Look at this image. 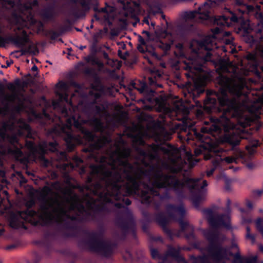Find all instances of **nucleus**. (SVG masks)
Returning <instances> with one entry per match:
<instances>
[{
	"mask_svg": "<svg viewBox=\"0 0 263 263\" xmlns=\"http://www.w3.org/2000/svg\"><path fill=\"white\" fill-rule=\"evenodd\" d=\"M203 109L208 114H220L218 117L211 116L209 122H204L205 125L201 128L202 134L194 131L196 137L202 141L195 148V155H203L205 160H212V168L206 172L207 176L210 177L224 162L230 164L236 161L226 155L229 151H236L240 142L238 134L231 133L235 127L231 118L238 111L239 105L237 99L230 97L222 88L218 92L207 91Z\"/></svg>",
	"mask_w": 263,
	"mask_h": 263,
	"instance_id": "f257e3e1",
	"label": "nucleus"
},
{
	"mask_svg": "<svg viewBox=\"0 0 263 263\" xmlns=\"http://www.w3.org/2000/svg\"><path fill=\"white\" fill-rule=\"evenodd\" d=\"M154 180L152 186L148 191H141V199L142 204L149 206L152 198L159 195L157 189H169L174 191L177 194L182 193L183 184L175 175L165 174L161 171H157L154 174Z\"/></svg>",
	"mask_w": 263,
	"mask_h": 263,
	"instance_id": "f03ea898",
	"label": "nucleus"
},
{
	"mask_svg": "<svg viewBox=\"0 0 263 263\" xmlns=\"http://www.w3.org/2000/svg\"><path fill=\"white\" fill-rule=\"evenodd\" d=\"M67 123L70 127L73 126L76 128L79 129L85 140L90 143L88 147L84 148V152L89 153L90 157L93 159L95 161L100 163L104 162L106 160V158L102 156L100 158H99L94 152L95 151L100 150L106 144L109 143L111 142L110 138L107 136L97 137L92 132L83 126L79 119L76 117L72 116L69 118L67 120Z\"/></svg>",
	"mask_w": 263,
	"mask_h": 263,
	"instance_id": "7ed1b4c3",
	"label": "nucleus"
},
{
	"mask_svg": "<svg viewBox=\"0 0 263 263\" xmlns=\"http://www.w3.org/2000/svg\"><path fill=\"white\" fill-rule=\"evenodd\" d=\"M121 166L124 167L123 173L127 181L125 184L126 192L129 195H135L139 192L142 177H150L155 167L152 165L149 169L135 167L127 160L118 159Z\"/></svg>",
	"mask_w": 263,
	"mask_h": 263,
	"instance_id": "20e7f679",
	"label": "nucleus"
},
{
	"mask_svg": "<svg viewBox=\"0 0 263 263\" xmlns=\"http://www.w3.org/2000/svg\"><path fill=\"white\" fill-rule=\"evenodd\" d=\"M104 217L105 215H104ZM101 226L97 223L99 228V232L89 233V238L88 240L82 239L80 240L78 245L80 247L86 248L88 250L101 254L104 257L110 256L113 252L114 245L109 241L99 238V236H102L104 233V221Z\"/></svg>",
	"mask_w": 263,
	"mask_h": 263,
	"instance_id": "39448f33",
	"label": "nucleus"
},
{
	"mask_svg": "<svg viewBox=\"0 0 263 263\" xmlns=\"http://www.w3.org/2000/svg\"><path fill=\"white\" fill-rule=\"evenodd\" d=\"M236 3L237 6L234 11L226 8L227 14L222 15L219 17V19L215 20L217 25L228 26L230 24L229 21L233 23H238L243 18V15L245 14H252L256 11V9L252 5L245 4L239 0H236Z\"/></svg>",
	"mask_w": 263,
	"mask_h": 263,
	"instance_id": "423d86ee",
	"label": "nucleus"
},
{
	"mask_svg": "<svg viewBox=\"0 0 263 263\" xmlns=\"http://www.w3.org/2000/svg\"><path fill=\"white\" fill-rule=\"evenodd\" d=\"M204 235L209 242L208 252L212 260L215 263H224L228 259V250L219 242L218 233L210 231Z\"/></svg>",
	"mask_w": 263,
	"mask_h": 263,
	"instance_id": "0eeeda50",
	"label": "nucleus"
},
{
	"mask_svg": "<svg viewBox=\"0 0 263 263\" xmlns=\"http://www.w3.org/2000/svg\"><path fill=\"white\" fill-rule=\"evenodd\" d=\"M133 88L137 89L140 93L142 95V97L139 101L145 105V108L147 109H152L153 106L159 108L164 107V102L162 99L156 96V91L149 88L147 84L143 81H139V84L135 82L132 83Z\"/></svg>",
	"mask_w": 263,
	"mask_h": 263,
	"instance_id": "6e6552de",
	"label": "nucleus"
},
{
	"mask_svg": "<svg viewBox=\"0 0 263 263\" xmlns=\"http://www.w3.org/2000/svg\"><path fill=\"white\" fill-rule=\"evenodd\" d=\"M87 204L89 209L92 211V213L87 211L85 206L81 202H76L71 206V209H76L80 213H85V216L90 219V221H93L102 226L103 220L104 218V213H108L109 209L104 204H96L95 202H88Z\"/></svg>",
	"mask_w": 263,
	"mask_h": 263,
	"instance_id": "1a4fd4ad",
	"label": "nucleus"
},
{
	"mask_svg": "<svg viewBox=\"0 0 263 263\" xmlns=\"http://www.w3.org/2000/svg\"><path fill=\"white\" fill-rule=\"evenodd\" d=\"M183 183L182 193L184 187L189 188L191 191H195L197 193L193 196V203L196 208H199L200 202L203 199L204 188L208 185L205 180L202 181L201 178H187L184 181L181 180Z\"/></svg>",
	"mask_w": 263,
	"mask_h": 263,
	"instance_id": "9d476101",
	"label": "nucleus"
},
{
	"mask_svg": "<svg viewBox=\"0 0 263 263\" xmlns=\"http://www.w3.org/2000/svg\"><path fill=\"white\" fill-rule=\"evenodd\" d=\"M226 212L227 214H222L215 216L212 209H204L202 210L203 213L207 216V220L211 227L215 229L223 227L230 230L231 226L228 214L231 212V207L229 209L226 207Z\"/></svg>",
	"mask_w": 263,
	"mask_h": 263,
	"instance_id": "9b49d317",
	"label": "nucleus"
},
{
	"mask_svg": "<svg viewBox=\"0 0 263 263\" xmlns=\"http://www.w3.org/2000/svg\"><path fill=\"white\" fill-rule=\"evenodd\" d=\"M41 197L44 201V203L40 206V213H38L36 215L39 218V220H34L33 224L35 226H48L52 224L57 220V218L49 210L50 208L52 206V205L51 204H47V195L42 194Z\"/></svg>",
	"mask_w": 263,
	"mask_h": 263,
	"instance_id": "f8f14e48",
	"label": "nucleus"
},
{
	"mask_svg": "<svg viewBox=\"0 0 263 263\" xmlns=\"http://www.w3.org/2000/svg\"><path fill=\"white\" fill-rule=\"evenodd\" d=\"M166 209L168 216L178 222L181 232H184L188 228H190L189 222L184 220L185 210L183 204L177 205L169 203L166 205Z\"/></svg>",
	"mask_w": 263,
	"mask_h": 263,
	"instance_id": "ddd939ff",
	"label": "nucleus"
},
{
	"mask_svg": "<svg viewBox=\"0 0 263 263\" xmlns=\"http://www.w3.org/2000/svg\"><path fill=\"white\" fill-rule=\"evenodd\" d=\"M114 205L118 209H124L122 211V216L117 219V223L118 226L125 234L128 233L130 230L134 231L135 223L131 211L128 208H125L123 204L120 202H116Z\"/></svg>",
	"mask_w": 263,
	"mask_h": 263,
	"instance_id": "4468645a",
	"label": "nucleus"
},
{
	"mask_svg": "<svg viewBox=\"0 0 263 263\" xmlns=\"http://www.w3.org/2000/svg\"><path fill=\"white\" fill-rule=\"evenodd\" d=\"M22 36L20 35L12 36L9 35L8 36H3V40H2V47H5L6 44L9 43H12L14 44L17 47L22 48L20 51L21 55H24L28 52V50L23 48L29 42V37L27 31L23 30L22 31Z\"/></svg>",
	"mask_w": 263,
	"mask_h": 263,
	"instance_id": "2eb2a0df",
	"label": "nucleus"
},
{
	"mask_svg": "<svg viewBox=\"0 0 263 263\" xmlns=\"http://www.w3.org/2000/svg\"><path fill=\"white\" fill-rule=\"evenodd\" d=\"M215 4L214 0H206L197 10L186 12L184 14V18L185 19H194L196 16V14H198L202 15V18L207 19L210 16V9Z\"/></svg>",
	"mask_w": 263,
	"mask_h": 263,
	"instance_id": "dca6fc26",
	"label": "nucleus"
},
{
	"mask_svg": "<svg viewBox=\"0 0 263 263\" xmlns=\"http://www.w3.org/2000/svg\"><path fill=\"white\" fill-rule=\"evenodd\" d=\"M59 226V230L64 238H74L77 237L79 230L78 226L70 221L63 220V222L57 221Z\"/></svg>",
	"mask_w": 263,
	"mask_h": 263,
	"instance_id": "f3484780",
	"label": "nucleus"
},
{
	"mask_svg": "<svg viewBox=\"0 0 263 263\" xmlns=\"http://www.w3.org/2000/svg\"><path fill=\"white\" fill-rule=\"evenodd\" d=\"M57 238V234L55 232L49 229H46L44 231L43 238L41 240H37L35 243L45 248L47 253H49L51 248L52 242Z\"/></svg>",
	"mask_w": 263,
	"mask_h": 263,
	"instance_id": "a211bd4d",
	"label": "nucleus"
},
{
	"mask_svg": "<svg viewBox=\"0 0 263 263\" xmlns=\"http://www.w3.org/2000/svg\"><path fill=\"white\" fill-rule=\"evenodd\" d=\"M154 217L155 221H156L158 223V224L160 226H161L163 232L170 239H172L174 236V233L167 227V224L169 222V218H171L169 217H166L164 213L163 212H160L157 213H155L154 215Z\"/></svg>",
	"mask_w": 263,
	"mask_h": 263,
	"instance_id": "6ab92c4d",
	"label": "nucleus"
},
{
	"mask_svg": "<svg viewBox=\"0 0 263 263\" xmlns=\"http://www.w3.org/2000/svg\"><path fill=\"white\" fill-rule=\"evenodd\" d=\"M64 140L69 152H72L76 145L83 143V140L80 136H76L70 132L66 133Z\"/></svg>",
	"mask_w": 263,
	"mask_h": 263,
	"instance_id": "aec40b11",
	"label": "nucleus"
},
{
	"mask_svg": "<svg viewBox=\"0 0 263 263\" xmlns=\"http://www.w3.org/2000/svg\"><path fill=\"white\" fill-rule=\"evenodd\" d=\"M5 85L0 82V99L2 103L4 105L6 108H8L10 103L14 101L17 98L16 93L11 95L6 94L5 92Z\"/></svg>",
	"mask_w": 263,
	"mask_h": 263,
	"instance_id": "412c9836",
	"label": "nucleus"
},
{
	"mask_svg": "<svg viewBox=\"0 0 263 263\" xmlns=\"http://www.w3.org/2000/svg\"><path fill=\"white\" fill-rule=\"evenodd\" d=\"M35 201L34 200L31 199L27 201L25 204L27 208L26 210L20 212V216L27 221L29 218H32L36 216L38 212L32 208L35 205Z\"/></svg>",
	"mask_w": 263,
	"mask_h": 263,
	"instance_id": "4be33fe9",
	"label": "nucleus"
},
{
	"mask_svg": "<svg viewBox=\"0 0 263 263\" xmlns=\"http://www.w3.org/2000/svg\"><path fill=\"white\" fill-rule=\"evenodd\" d=\"M229 255L233 257L232 263H257V256L256 255L251 257H245L241 255L239 251L233 253H229Z\"/></svg>",
	"mask_w": 263,
	"mask_h": 263,
	"instance_id": "5701e85b",
	"label": "nucleus"
},
{
	"mask_svg": "<svg viewBox=\"0 0 263 263\" xmlns=\"http://www.w3.org/2000/svg\"><path fill=\"white\" fill-rule=\"evenodd\" d=\"M71 2L74 4L79 3L82 7L81 11L77 7L72 9V13L77 17L85 16V12H88L90 9V4L86 0H71Z\"/></svg>",
	"mask_w": 263,
	"mask_h": 263,
	"instance_id": "b1692460",
	"label": "nucleus"
},
{
	"mask_svg": "<svg viewBox=\"0 0 263 263\" xmlns=\"http://www.w3.org/2000/svg\"><path fill=\"white\" fill-rule=\"evenodd\" d=\"M193 28V25L185 21L176 26V32L179 36L184 37L191 32Z\"/></svg>",
	"mask_w": 263,
	"mask_h": 263,
	"instance_id": "393cba45",
	"label": "nucleus"
},
{
	"mask_svg": "<svg viewBox=\"0 0 263 263\" xmlns=\"http://www.w3.org/2000/svg\"><path fill=\"white\" fill-rule=\"evenodd\" d=\"M172 42L166 43L163 41H160L156 43V47L162 50L163 53L160 55L158 54L155 50H153L151 52L152 56L157 60H160L162 57L164 55H166L167 52L170 50Z\"/></svg>",
	"mask_w": 263,
	"mask_h": 263,
	"instance_id": "a878e982",
	"label": "nucleus"
},
{
	"mask_svg": "<svg viewBox=\"0 0 263 263\" xmlns=\"http://www.w3.org/2000/svg\"><path fill=\"white\" fill-rule=\"evenodd\" d=\"M121 182L113 181L111 179H108V183H106L107 186H110L113 192L107 191L106 194L110 196H114L117 200H120L119 196L121 195V185L119 184Z\"/></svg>",
	"mask_w": 263,
	"mask_h": 263,
	"instance_id": "bb28decb",
	"label": "nucleus"
},
{
	"mask_svg": "<svg viewBox=\"0 0 263 263\" xmlns=\"http://www.w3.org/2000/svg\"><path fill=\"white\" fill-rule=\"evenodd\" d=\"M41 16L44 20L51 21L54 17V6L50 5L43 9L41 12Z\"/></svg>",
	"mask_w": 263,
	"mask_h": 263,
	"instance_id": "cd10ccee",
	"label": "nucleus"
},
{
	"mask_svg": "<svg viewBox=\"0 0 263 263\" xmlns=\"http://www.w3.org/2000/svg\"><path fill=\"white\" fill-rule=\"evenodd\" d=\"M91 88L95 91L104 93L105 88L102 83L100 78L96 73L93 76V82L91 84Z\"/></svg>",
	"mask_w": 263,
	"mask_h": 263,
	"instance_id": "c85d7f7f",
	"label": "nucleus"
},
{
	"mask_svg": "<svg viewBox=\"0 0 263 263\" xmlns=\"http://www.w3.org/2000/svg\"><path fill=\"white\" fill-rule=\"evenodd\" d=\"M197 45L198 46L197 50H194V52L198 53L199 50H204L205 51H211L212 48L211 47V40L210 38H205L200 41H196Z\"/></svg>",
	"mask_w": 263,
	"mask_h": 263,
	"instance_id": "c756f323",
	"label": "nucleus"
},
{
	"mask_svg": "<svg viewBox=\"0 0 263 263\" xmlns=\"http://www.w3.org/2000/svg\"><path fill=\"white\" fill-rule=\"evenodd\" d=\"M8 135L4 131L0 132V164L3 163V157L6 154V147L4 141L7 140Z\"/></svg>",
	"mask_w": 263,
	"mask_h": 263,
	"instance_id": "7c9ffc66",
	"label": "nucleus"
},
{
	"mask_svg": "<svg viewBox=\"0 0 263 263\" xmlns=\"http://www.w3.org/2000/svg\"><path fill=\"white\" fill-rule=\"evenodd\" d=\"M166 255L175 258L179 261H185L184 258L180 255L179 249L169 246L166 252Z\"/></svg>",
	"mask_w": 263,
	"mask_h": 263,
	"instance_id": "2f4dec72",
	"label": "nucleus"
},
{
	"mask_svg": "<svg viewBox=\"0 0 263 263\" xmlns=\"http://www.w3.org/2000/svg\"><path fill=\"white\" fill-rule=\"evenodd\" d=\"M188 92L190 96L195 100L204 92V89L198 84L195 83L193 86V88H188Z\"/></svg>",
	"mask_w": 263,
	"mask_h": 263,
	"instance_id": "473e14b6",
	"label": "nucleus"
},
{
	"mask_svg": "<svg viewBox=\"0 0 263 263\" xmlns=\"http://www.w3.org/2000/svg\"><path fill=\"white\" fill-rule=\"evenodd\" d=\"M48 151L46 146L44 143L42 145H39L38 146H36V151H34V153H37L40 154L42 156V159H43L45 163L46 164L48 163V160L45 158V155L46 154L47 151Z\"/></svg>",
	"mask_w": 263,
	"mask_h": 263,
	"instance_id": "72a5a7b5",
	"label": "nucleus"
},
{
	"mask_svg": "<svg viewBox=\"0 0 263 263\" xmlns=\"http://www.w3.org/2000/svg\"><path fill=\"white\" fill-rule=\"evenodd\" d=\"M90 122L96 131L99 132L102 129L103 124L100 119L93 117L90 120Z\"/></svg>",
	"mask_w": 263,
	"mask_h": 263,
	"instance_id": "f704fd0d",
	"label": "nucleus"
},
{
	"mask_svg": "<svg viewBox=\"0 0 263 263\" xmlns=\"http://www.w3.org/2000/svg\"><path fill=\"white\" fill-rule=\"evenodd\" d=\"M177 51H175V54L177 57L180 58L185 57V52L184 44L182 43H177L175 45Z\"/></svg>",
	"mask_w": 263,
	"mask_h": 263,
	"instance_id": "c9c22d12",
	"label": "nucleus"
},
{
	"mask_svg": "<svg viewBox=\"0 0 263 263\" xmlns=\"http://www.w3.org/2000/svg\"><path fill=\"white\" fill-rule=\"evenodd\" d=\"M51 208H52V211L51 212L53 213V215L54 214L60 212L67 219H70L71 215L67 214L65 209L63 208H62L60 205H59L58 208H54L53 206Z\"/></svg>",
	"mask_w": 263,
	"mask_h": 263,
	"instance_id": "e433bc0d",
	"label": "nucleus"
},
{
	"mask_svg": "<svg viewBox=\"0 0 263 263\" xmlns=\"http://www.w3.org/2000/svg\"><path fill=\"white\" fill-rule=\"evenodd\" d=\"M59 96L61 101L67 103L71 107H73L72 102L71 100L69 98V95L67 92H65L63 93H59Z\"/></svg>",
	"mask_w": 263,
	"mask_h": 263,
	"instance_id": "4c0bfd02",
	"label": "nucleus"
},
{
	"mask_svg": "<svg viewBox=\"0 0 263 263\" xmlns=\"http://www.w3.org/2000/svg\"><path fill=\"white\" fill-rule=\"evenodd\" d=\"M19 129L17 130V135L20 136H23L24 135L23 130L29 132L31 130L30 126L27 123H23L21 126L19 127Z\"/></svg>",
	"mask_w": 263,
	"mask_h": 263,
	"instance_id": "58836bf2",
	"label": "nucleus"
},
{
	"mask_svg": "<svg viewBox=\"0 0 263 263\" xmlns=\"http://www.w3.org/2000/svg\"><path fill=\"white\" fill-rule=\"evenodd\" d=\"M255 226L257 230L261 235L263 238V224L261 217H258L255 220Z\"/></svg>",
	"mask_w": 263,
	"mask_h": 263,
	"instance_id": "ea45409f",
	"label": "nucleus"
},
{
	"mask_svg": "<svg viewBox=\"0 0 263 263\" xmlns=\"http://www.w3.org/2000/svg\"><path fill=\"white\" fill-rule=\"evenodd\" d=\"M47 149L50 152H54L57 150L58 143L56 141H52L49 142H44Z\"/></svg>",
	"mask_w": 263,
	"mask_h": 263,
	"instance_id": "a19ab883",
	"label": "nucleus"
},
{
	"mask_svg": "<svg viewBox=\"0 0 263 263\" xmlns=\"http://www.w3.org/2000/svg\"><path fill=\"white\" fill-rule=\"evenodd\" d=\"M16 86L21 87V81L19 79H17L14 81V83H9L7 84V88L11 91H14L16 90Z\"/></svg>",
	"mask_w": 263,
	"mask_h": 263,
	"instance_id": "79ce46f5",
	"label": "nucleus"
},
{
	"mask_svg": "<svg viewBox=\"0 0 263 263\" xmlns=\"http://www.w3.org/2000/svg\"><path fill=\"white\" fill-rule=\"evenodd\" d=\"M62 114H63V116H64L67 119H66V123H67V124L69 126V124H68L67 123V120L70 118V117H72V116H74V117H76L78 119H80V116H78V117L75 115H73V114H71L70 115H69V111L68 110L67 108L65 106L63 107L62 109Z\"/></svg>",
	"mask_w": 263,
	"mask_h": 263,
	"instance_id": "37998d69",
	"label": "nucleus"
},
{
	"mask_svg": "<svg viewBox=\"0 0 263 263\" xmlns=\"http://www.w3.org/2000/svg\"><path fill=\"white\" fill-rule=\"evenodd\" d=\"M7 141L12 145H14L18 143V139L16 134L9 135L7 136Z\"/></svg>",
	"mask_w": 263,
	"mask_h": 263,
	"instance_id": "c03bdc74",
	"label": "nucleus"
},
{
	"mask_svg": "<svg viewBox=\"0 0 263 263\" xmlns=\"http://www.w3.org/2000/svg\"><path fill=\"white\" fill-rule=\"evenodd\" d=\"M90 167L92 173L95 175L100 174L103 170V166L102 165L91 164Z\"/></svg>",
	"mask_w": 263,
	"mask_h": 263,
	"instance_id": "a18cd8bd",
	"label": "nucleus"
},
{
	"mask_svg": "<svg viewBox=\"0 0 263 263\" xmlns=\"http://www.w3.org/2000/svg\"><path fill=\"white\" fill-rule=\"evenodd\" d=\"M73 163H70L71 166L72 168L74 167H79L80 165L83 163V159L78 157V156H74L72 159Z\"/></svg>",
	"mask_w": 263,
	"mask_h": 263,
	"instance_id": "49530a36",
	"label": "nucleus"
},
{
	"mask_svg": "<svg viewBox=\"0 0 263 263\" xmlns=\"http://www.w3.org/2000/svg\"><path fill=\"white\" fill-rule=\"evenodd\" d=\"M25 146L29 151L33 153L36 151V146L32 141H26Z\"/></svg>",
	"mask_w": 263,
	"mask_h": 263,
	"instance_id": "de8ad7c7",
	"label": "nucleus"
},
{
	"mask_svg": "<svg viewBox=\"0 0 263 263\" xmlns=\"http://www.w3.org/2000/svg\"><path fill=\"white\" fill-rule=\"evenodd\" d=\"M112 178V179H111L113 181L123 182L122 175L119 171H115V172H113Z\"/></svg>",
	"mask_w": 263,
	"mask_h": 263,
	"instance_id": "09e8293b",
	"label": "nucleus"
},
{
	"mask_svg": "<svg viewBox=\"0 0 263 263\" xmlns=\"http://www.w3.org/2000/svg\"><path fill=\"white\" fill-rule=\"evenodd\" d=\"M41 259V255L37 252H34L32 254V262L28 261V263H39Z\"/></svg>",
	"mask_w": 263,
	"mask_h": 263,
	"instance_id": "8fccbe9b",
	"label": "nucleus"
},
{
	"mask_svg": "<svg viewBox=\"0 0 263 263\" xmlns=\"http://www.w3.org/2000/svg\"><path fill=\"white\" fill-rule=\"evenodd\" d=\"M71 221H77V222H83V221H89L90 219L87 217H82V218H79L77 216H71L70 217Z\"/></svg>",
	"mask_w": 263,
	"mask_h": 263,
	"instance_id": "3c124183",
	"label": "nucleus"
},
{
	"mask_svg": "<svg viewBox=\"0 0 263 263\" xmlns=\"http://www.w3.org/2000/svg\"><path fill=\"white\" fill-rule=\"evenodd\" d=\"M142 216L145 221L150 222L153 220L152 214L146 211H143L142 212Z\"/></svg>",
	"mask_w": 263,
	"mask_h": 263,
	"instance_id": "603ef678",
	"label": "nucleus"
},
{
	"mask_svg": "<svg viewBox=\"0 0 263 263\" xmlns=\"http://www.w3.org/2000/svg\"><path fill=\"white\" fill-rule=\"evenodd\" d=\"M151 254L154 259L161 258V255L157 249L151 248Z\"/></svg>",
	"mask_w": 263,
	"mask_h": 263,
	"instance_id": "864d4df0",
	"label": "nucleus"
},
{
	"mask_svg": "<svg viewBox=\"0 0 263 263\" xmlns=\"http://www.w3.org/2000/svg\"><path fill=\"white\" fill-rule=\"evenodd\" d=\"M113 175V172L111 171L107 170L106 171H105L103 173V180H105L106 183H108V179H111V177H112Z\"/></svg>",
	"mask_w": 263,
	"mask_h": 263,
	"instance_id": "5fc2aeb1",
	"label": "nucleus"
},
{
	"mask_svg": "<svg viewBox=\"0 0 263 263\" xmlns=\"http://www.w3.org/2000/svg\"><path fill=\"white\" fill-rule=\"evenodd\" d=\"M152 201L151 202V204L152 203L156 211H159L160 210V208L161 206V201H155L153 198L152 199Z\"/></svg>",
	"mask_w": 263,
	"mask_h": 263,
	"instance_id": "6e6d98bb",
	"label": "nucleus"
},
{
	"mask_svg": "<svg viewBox=\"0 0 263 263\" xmlns=\"http://www.w3.org/2000/svg\"><path fill=\"white\" fill-rule=\"evenodd\" d=\"M157 197H158L161 201H163L165 199H169L171 198L170 195L167 191H165L162 194H160L159 193V195H157Z\"/></svg>",
	"mask_w": 263,
	"mask_h": 263,
	"instance_id": "4d7b16f0",
	"label": "nucleus"
},
{
	"mask_svg": "<svg viewBox=\"0 0 263 263\" xmlns=\"http://www.w3.org/2000/svg\"><path fill=\"white\" fill-rule=\"evenodd\" d=\"M51 40H54L57 39L60 35L61 33L53 30H51L49 32Z\"/></svg>",
	"mask_w": 263,
	"mask_h": 263,
	"instance_id": "13d9d810",
	"label": "nucleus"
},
{
	"mask_svg": "<svg viewBox=\"0 0 263 263\" xmlns=\"http://www.w3.org/2000/svg\"><path fill=\"white\" fill-rule=\"evenodd\" d=\"M261 71L263 72V65L261 67ZM254 73L256 76H257L259 79H262L263 80V76L261 72L260 71H259L256 67L254 68Z\"/></svg>",
	"mask_w": 263,
	"mask_h": 263,
	"instance_id": "bf43d9fd",
	"label": "nucleus"
},
{
	"mask_svg": "<svg viewBox=\"0 0 263 263\" xmlns=\"http://www.w3.org/2000/svg\"><path fill=\"white\" fill-rule=\"evenodd\" d=\"M263 193V189L261 190H254L252 192L253 196L254 197H260Z\"/></svg>",
	"mask_w": 263,
	"mask_h": 263,
	"instance_id": "052dcab7",
	"label": "nucleus"
},
{
	"mask_svg": "<svg viewBox=\"0 0 263 263\" xmlns=\"http://www.w3.org/2000/svg\"><path fill=\"white\" fill-rule=\"evenodd\" d=\"M137 151L140 156L143 157L147 156V153L144 149L141 148H137Z\"/></svg>",
	"mask_w": 263,
	"mask_h": 263,
	"instance_id": "680f3d73",
	"label": "nucleus"
},
{
	"mask_svg": "<svg viewBox=\"0 0 263 263\" xmlns=\"http://www.w3.org/2000/svg\"><path fill=\"white\" fill-rule=\"evenodd\" d=\"M104 93H101L100 92H93V91H90L89 92V94L91 96H93L95 99H99L101 97L102 94H103Z\"/></svg>",
	"mask_w": 263,
	"mask_h": 263,
	"instance_id": "e2e57ef3",
	"label": "nucleus"
},
{
	"mask_svg": "<svg viewBox=\"0 0 263 263\" xmlns=\"http://www.w3.org/2000/svg\"><path fill=\"white\" fill-rule=\"evenodd\" d=\"M69 85L71 86H72L74 88L80 89L81 88V85L80 84L74 81L73 80H71L69 81Z\"/></svg>",
	"mask_w": 263,
	"mask_h": 263,
	"instance_id": "0e129e2a",
	"label": "nucleus"
},
{
	"mask_svg": "<svg viewBox=\"0 0 263 263\" xmlns=\"http://www.w3.org/2000/svg\"><path fill=\"white\" fill-rule=\"evenodd\" d=\"M1 1H2L4 2L5 3L8 4L11 7L13 8L14 7L15 5V3L14 2V0H0Z\"/></svg>",
	"mask_w": 263,
	"mask_h": 263,
	"instance_id": "69168bd1",
	"label": "nucleus"
},
{
	"mask_svg": "<svg viewBox=\"0 0 263 263\" xmlns=\"http://www.w3.org/2000/svg\"><path fill=\"white\" fill-rule=\"evenodd\" d=\"M122 201L127 206L130 205L132 203L131 200L128 198H125L124 196L122 197Z\"/></svg>",
	"mask_w": 263,
	"mask_h": 263,
	"instance_id": "338daca9",
	"label": "nucleus"
},
{
	"mask_svg": "<svg viewBox=\"0 0 263 263\" xmlns=\"http://www.w3.org/2000/svg\"><path fill=\"white\" fill-rule=\"evenodd\" d=\"M103 57L105 59L107 60L108 61H111V62L112 63H115V62H117V60H115L114 59H110L109 58L108 54L105 52H104L103 53Z\"/></svg>",
	"mask_w": 263,
	"mask_h": 263,
	"instance_id": "774afa93",
	"label": "nucleus"
}]
</instances>
